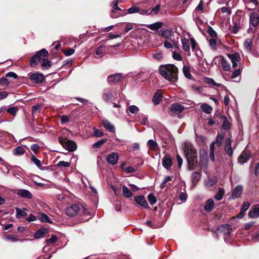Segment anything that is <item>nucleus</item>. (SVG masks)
<instances>
[{"mask_svg":"<svg viewBox=\"0 0 259 259\" xmlns=\"http://www.w3.org/2000/svg\"><path fill=\"white\" fill-rule=\"evenodd\" d=\"M159 72L162 77L170 82H175L178 79L179 70L174 64L160 65Z\"/></svg>","mask_w":259,"mask_h":259,"instance_id":"obj_1","label":"nucleus"},{"mask_svg":"<svg viewBox=\"0 0 259 259\" xmlns=\"http://www.w3.org/2000/svg\"><path fill=\"white\" fill-rule=\"evenodd\" d=\"M184 151L189 169H194L197 163V152L194 147L191 143L186 142L184 143Z\"/></svg>","mask_w":259,"mask_h":259,"instance_id":"obj_2","label":"nucleus"},{"mask_svg":"<svg viewBox=\"0 0 259 259\" xmlns=\"http://www.w3.org/2000/svg\"><path fill=\"white\" fill-rule=\"evenodd\" d=\"M49 53L45 49H42L37 51L36 54L33 55L30 60V66L31 67H35L38 63L45 58H48Z\"/></svg>","mask_w":259,"mask_h":259,"instance_id":"obj_3","label":"nucleus"},{"mask_svg":"<svg viewBox=\"0 0 259 259\" xmlns=\"http://www.w3.org/2000/svg\"><path fill=\"white\" fill-rule=\"evenodd\" d=\"M120 45V44L118 43L115 45L110 46L108 47H105L104 46H100L96 49V54L98 55L102 56L104 52L107 53L111 54H115L117 52V50L116 49V48L119 47Z\"/></svg>","mask_w":259,"mask_h":259,"instance_id":"obj_4","label":"nucleus"},{"mask_svg":"<svg viewBox=\"0 0 259 259\" xmlns=\"http://www.w3.org/2000/svg\"><path fill=\"white\" fill-rule=\"evenodd\" d=\"M124 79V76L121 73H115L109 75L107 80L108 83L111 85H115L118 83L123 81Z\"/></svg>","mask_w":259,"mask_h":259,"instance_id":"obj_5","label":"nucleus"},{"mask_svg":"<svg viewBox=\"0 0 259 259\" xmlns=\"http://www.w3.org/2000/svg\"><path fill=\"white\" fill-rule=\"evenodd\" d=\"M79 210L80 208L78 204H73L67 208L66 214L70 217H73L76 215Z\"/></svg>","mask_w":259,"mask_h":259,"instance_id":"obj_6","label":"nucleus"},{"mask_svg":"<svg viewBox=\"0 0 259 259\" xmlns=\"http://www.w3.org/2000/svg\"><path fill=\"white\" fill-rule=\"evenodd\" d=\"M29 78L35 83H41L45 79V76L43 74L39 72H36L30 74L29 75Z\"/></svg>","mask_w":259,"mask_h":259,"instance_id":"obj_7","label":"nucleus"},{"mask_svg":"<svg viewBox=\"0 0 259 259\" xmlns=\"http://www.w3.org/2000/svg\"><path fill=\"white\" fill-rule=\"evenodd\" d=\"M249 24L253 27H256L259 24L258 14L255 11L249 14Z\"/></svg>","mask_w":259,"mask_h":259,"instance_id":"obj_8","label":"nucleus"},{"mask_svg":"<svg viewBox=\"0 0 259 259\" xmlns=\"http://www.w3.org/2000/svg\"><path fill=\"white\" fill-rule=\"evenodd\" d=\"M251 154L249 151L245 150L242 151L238 158V161L241 164L246 163L250 158Z\"/></svg>","mask_w":259,"mask_h":259,"instance_id":"obj_9","label":"nucleus"},{"mask_svg":"<svg viewBox=\"0 0 259 259\" xmlns=\"http://www.w3.org/2000/svg\"><path fill=\"white\" fill-rule=\"evenodd\" d=\"M119 159V156L117 153L112 152L106 156V160L107 162L111 165H115L117 163Z\"/></svg>","mask_w":259,"mask_h":259,"instance_id":"obj_10","label":"nucleus"},{"mask_svg":"<svg viewBox=\"0 0 259 259\" xmlns=\"http://www.w3.org/2000/svg\"><path fill=\"white\" fill-rule=\"evenodd\" d=\"M135 202L140 206L145 208H149V206L145 199V198L143 195L138 196L135 197Z\"/></svg>","mask_w":259,"mask_h":259,"instance_id":"obj_11","label":"nucleus"},{"mask_svg":"<svg viewBox=\"0 0 259 259\" xmlns=\"http://www.w3.org/2000/svg\"><path fill=\"white\" fill-rule=\"evenodd\" d=\"M225 151L226 153L229 156L233 155V150L231 146V140L230 138H227L225 141Z\"/></svg>","mask_w":259,"mask_h":259,"instance_id":"obj_12","label":"nucleus"},{"mask_svg":"<svg viewBox=\"0 0 259 259\" xmlns=\"http://www.w3.org/2000/svg\"><path fill=\"white\" fill-rule=\"evenodd\" d=\"M17 195L20 197L25 198L27 199H31L32 197L31 193L27 190L20 189L18 190Z\"/></svg>","mask_w":259,"mask_h":259,"instance_id":"obj_13","label":"nucleus"},{"mask_svg":"<svg viewBox=\"0 0 259 259\" xmlns=\"http://www.w3.org/2000/svg\"><path fill=\"white\" fill-rule=\"evenodd\" d=\"M243 187L241 185L236 186L233 191L232 197L235 199L239 197L242 193Z\"/></svg>","mask_w":259,"mask_h":259,"instance_id":"obj_14","label":"nucleus"},{"mask_svg":"<svg viewBox=\"0 0 259 259\" xmlns=\"http://www.w3.org/2000/svg\"><path fill=\"white\" fill-rule=\"evenodd\" d=\"M156 34L159 36H161L164 38H169L170 36L174 35V32L171 29H167L161 31V32L159 31H158Z\"/></svg>","mask_w":259,"mask_h":259,"instance_id":"obj_15","label":"nucleus"},{"mask_svg":"<svg viewBox=\"0 0 259 259\" xmlns=\"http://www.w3.org/2000/svg\"><path fill=\"white\" fill-rule=\"evenodd\" d=\"M162 164L166 169L169 170L172 165L171 159L167 156H165L162 160Z\"/></svg>","mask_w":259,"mask_h":259,"instance_id":"obj_16","label":"nucleus"},{"mask_svg":"<svg viewBox=\"0 0 259 259\" xmlns=\"http://www.w3.org/2000/svg\"><path fill=\"white\" fill-rule=\"evenodd\" d=\"M170 109L174 113L179 114L184 109V107L179 104H174L170 106Z\"/></svg>","mask_w":259,"mask_h":259,"instance_id":"obj_17","label":"nucleus"},{"mask_svg":"<svg viewBox=\"0 0 259 259\" xmlns=\"http://www.w3.org/2000/svg\"><path fill=\"white\" fill-rule=\"evenodd\" d=\"M66 142V143L64 148L67 149L69 151H74L76 149L77 146L75 142L69 140Z\"/></svg>","mask_w":259,"mask_h":259,"instance_id":"obj_18","label":"nucleus"},{"mask_svg":"<svg viewBox=\"0 0 259 259\" xmlns=\"http://www.w3.org/2000/svg\"><path fill=\"white\" fill-rule=\"evenodd\" d=\"M163 25V23L161 22H157L151 24L147 25V28L150 29L152 30L157 31L159 29L161 28Z\"/></svg>","mask_w":259,"mask_h":259,"instance_id":"obj_19","label":"nucleus"},{"mask_svg":"<svg viewBox=\"0 0 259 259\" xmlns=\"http://www.w3.org/2000/svg\"><path fill=\"white\" fill-rule=\"evenodd\" d=\"M249 218L259 217V205H255L252 210H250L248 213Z\"/></svg>","mask_w":259,"mask_h":259,"instance_id":"obj_20","label":"nucleus"},{"mask_svg":"<svg viewBox=\"0 0 259 259\" xmlns=\"http://www.w3.org/2000/svg\"><path fill=\"white\" fill-rule=\"evenodd\" d=\"M48 230L46 228H42L37 231L34 234V237L35 239H39L44 237L45 235L48 233Z\"/></svg>","mask_w":259,"mask_h":259,"instance_id":"obj_21","label":"nucleus"},{"mask_svg":"<svg viewBox=\"0 0 259 259\" xmlns=\"http://www.w3.org/2000/svg\"><path fill=\"white\" fill-rule=\"evenodd\" d=\"M37 218L38 220L44 223H52V221L50 220V219L49 217L42 212H39L38 213Z\"/></svg>","mask_w":259,"mask_h":259,"instance_id":"obj_22","label":"nucleus"},{"mask_svg":"<svg viewBox=\"0 0 259 259\" xmlns=\"http://www.w3.org/2000/svg\"><path fill=\"white\" fill-rule=\"evenodd\" d=\"M214 206V202L212 199H209L207 200L204 206V210L207 212L212 211Z\"/></svg>","mask_w":259,"mask_h":259,"instance_id":"obj_23","label":"nucleus"},{"mask_svg":"<svg viewBox=\"0 0 259 259\" xmlns=\"http://www.w3.org/2000/svg\"><path fill=\"white\" fill-rule=\"evenodd\" d=\"M104 127L110 132H115L114 126L107 119H104L102 121Z\"/></svg>","mask_w":259,"mask_h":259,"instance_id":"obj_24","label":"nucleus"},{"mask_svg":"<svg viewBox=\"0 0 259 259\" xmlns=\"http://www.w3.org/2000/svg\"><path fill=\"white\" fill-rule=\"evenodd\" d=\"M220 57L221 59L222 66L223 69L226 71H229L231 69L230 64L227 61L223 56H220Z\"/></svg>","mask_w":259,"mask_h":259,"instance_id":"obj_25","label":"nucleus"},{"mask_svg":"<svg viewBox=\"0 0 259 259\" xmlns=\"http://www.w3.org/2000/svg\"><path fill=\"white\" fill-rule=\"evenodd\" d=\"M52 65V62L48 60V58L42 59V62L41 65L42 70H47L50 68Z\"/></svg>","mask_w":259,"mask_h":259,"instance_id":"obj_26","label":"nucleus"},{"mask_svg":"<svg viewBox=\"0 0 259 259\" xmlns=\"http://www.w3.org/2000/svg\"><path fill=\"white\" fill-rule=\"evenodd\" d=\"M227 56L231 60L232 63L238 62L240 60V55L238 53H235L233 54H227Z\"/></svg>","mask_w":259,"mask_h":259,"instance_id":"obj_27","label":"nucleus"},{"mask_svg":"<svg viewBox=\"0 0 259 259\" xmlns=\"http://www.w3.org/2000/svg\"><path fill=\"white\" fill-rule=\"evenodd\" d=\"M182 44L183 50L187 52H190V49L189 40L184 37L182 38Z\"/></svg>","mask_w":259,"mask_h":259,"instance_id":"obj_28","label":"nucleus"},{"mask_svg":"<svg viewBox=\"0 0 259 259\" xmlns=\"http://www.w3.org/2000/svg\"><path fill=\"white\" fill-rule=\"evenodd\" d=\"M31 160L41 170H44L48 169L47 167H41L42 164L40 160L38 159L34 156H32V157H31Z\"/></svg>","mask_w":259,"mask_h":259,"instance_id":"obj_29","label":"nucleus"},{"mask_svg":"<svg viewBox=\"0 0 259 259\" xmlns=\"http://www.w3.org/2000/svg\"><path fill=\"white\" fill-rule=\"evenodd\" d=\"M221 119L223 120L222 128L224 130H228L230 128V123L225 116H222Z\"/></svg>","mask_w":259,"mask_h":259,"instance_id":"obj_30","label":"nucleus"},{"mask_svg":"<svg viewBox=\"0 0 259 259\" xmlns=\"http://www.w3.org/2000/svg\"><path fill=\"white\" fill-rule=\"evenodd\" d=\"M168 96L169 95L165 90L159 89L154 93L153 97H165Z\"/></svg>","mask_w":259,"mask_h":259,"instance_id":"obj_31","label":"nucleus"},{"mask_svg":"<svg viewBox=\"0 0 259 259\" xmlns=\"http://www.w3.org/2000/svg\"><path fill=\"white\" fill-rule=\"evenodd\" d=\"M183 71L185 76L189 79H192V76L190 73V68L188 66H184Z\"/></svg>","mask_w":259,"mask_h":259,"instance_id":"obj_32","label":"nucleus"},{"mask_svg":"<svg viewBox=\"0 0 259 259\" xmlns=\"http://www.w3.org/2000/svg\"><path fill=\"white\" fill-rule=\"evenodd\" d=\"M122 192L123 196L126 198H130L133 196L132 192L125 186H122Z\"/></svg>","mask_w":259,"mask_h":259,"instance_id":"obj_33","label":"nucleus"},{"mask_svg":"<svg viewBox=\"0 0 259 259\" xmlns=\"http://www.w3.org/2000/svg\"><path fill=\"white\" fill-rule=\"evenodd\" d=\"M9 84V81L6 77H2L0 79V90H3Z\"/></svg>","mask_w":259,"mask_h":259,"instance_id":"obj_34","label":"nucleus"},{"mask_svg":"<svg viewBox=\"0 0 259 259\" xmlns=\"http://www.w3.org/2000/svg\"><path fill=\"white\" fill-rule=\"evenodd\" d=\"M25 149L21 146H18L13 150V153L15 155H21L25 153Z\"/></svg>","mask_w":259,"mask_h":259,"instance_id":"obj_35","label":"nucleus"},{"mask_svg":"<svg viewBox=\"0 0 259 259\" xmlns=\"http://www.w3.org/2000/svg\"><path fill=\"white\" fill-rule=\"evenodd\" d=\"M201 108L204 112L207 114L210 113L212 110V108L210 106L205 103L201 104Z\"/></svg>","mask_w":259,"mask_h":259,"instance_id":"obj_36","label":"nucleus"},{"mask_svg":"<svg viewBox=\"0 0 259 259\" xmlns=\"http://www.w3.org/2000/svg\"><path fill=\"white\" fill-rule=\"evenodd\" d=\"M26 209H21L18 208H16V217L20 218L21 217H25L27 215V213L25 211Z\"/></svg>","mask_w":259,"mask_h":259,"instance_id":"obj_37","label":"nucleus"},{"mask_svg":"<svg viewBox=\"0 0 259 259\" xmlns=\"http://www.w3.org/2000/svg\"><path fill=\"white\" fill-rule=\"evenodd\" d=\"M124 165L125 163H123V164H121V168L126 173L129 174L131 172H134L136 171V170L132 166H129L127 167H125Z\"/></svg>","mask_w":259,"mask_h":259,"instance_id":"obj_38","label":"nucleus"},{"mask_svg":"<svg viewBox=\"0 0 259 259\" xmlns=\"http://www.w3.org/2000/svg\"><path fill=\"white\" fill-rule=\"evenodd\" d=\"M215 142H212L210 145L209 158L212 161H214L215 157L214 154Z\"/></svg>","mask_w":259,"mask_h":259,"instance_id":"obj_39","label":"nucleus"},{"mask_svg":"<svg viewBox=\"0 0 259 259\" xmlns=\"http://www.w3.org/2000/svg\"><path fill=\"white\" fill-rule=\"evenodd\" d=\"M224 190L223 188H220L218 190V193L214 196V198L217 200H222L224 195Z\"/></svg>","mask_w":259,"mask_h":259,"instance_id":"obj_40","label":"nucleus"},{"mask_svg":"<svg viewBox=\"0 0 259 259\" xmlns=\"http://www.w3.org/2000/svg\"><path fill=\"white\" fill-rule=\"evenodd\" d=\"M106 141H107L106 139L100 140L97 141V142L95 143L93 145L92 147L94 149L100 148L101 147V146L106 142Z\"/></svg>","mask_w":259,"mask_h":259,"instance_id":"obj_41","label":"nucleus"},{"mask_svg":"<svg viewBox=\"0 0 259 259\" xmlns=\"http://www.w3.org/2000/svg\"><path fill=\"white\" fill-rule=\"evenodd\" d=\"M127 10H119V12H117L115 14H111V16L112 18H117L119 16H122L125 15L127 13L126 12Z\"/></svg>","mask_w":259,"mask_h":259,"instance_id":"obj_42","label":"nucleus"},{"mask_svg":"<svg viewBox=\"0 0 259 259\" xmlns=\"http://www.w3.org/2000/svg\"><path fill=\"white\" fill-rule=\"evenodd\" d=\"M240 26L239 24L236 21L233 22V26L232 29V32L234 34H236L240 29Z\"/></svg>","mask_w":259,"mask_h":259,"instance_id":"obj_43","label":"nucleus"},{"mask_svg":"<svg viewBox=\"0 0 259 259\" xmlns=\"http://www.w3.org/2000/svg\"><path fill=\"white\" fill-rule=\"evenodd\" d=\"M118 1L116 0H114L113 2V9L112 10L111 14H115L117 12V11L121 10V9L118 6Z\"/></svg>","mask_w":259,"mask_h":259,"instance_id":"obj_44","label":"nucleus"},{"mask_svg":"<svg viewBox=\"0 0 259 259\" xmlns=\"http://www.w3.org/2000/svg\"><path fill=\"white\" fill-rule=\"evenodd\" d=\"M204 81L206 83L208 84H212L214 86H220L221 84L216 83L215 81L211 78L205 77L204 78Z\"/></svg>","mask_w":259,"mask_h":259,"instance_id":"obj_45","label":"nucleus"},{"mask_svg":"<svg viewBox=\"0 0 259 259\" xmlns=\"http://www.w3.org/2000/svg\"><path fill=\"white\" fill-rule=\"evenodd\" d=\"M148 146L150 150H154L157 148V144L153 140H150L148 141Z\"/></svg>","mask_w":259,"mask_h":259,"instance_id":"obj_46","label":"nucleus"},{"mask_svg":"<svg viewBox=\"0 0 259 259\" xmlns=\"http://www.w3.org/2000/svg\"><path fill=\"white\" fill-rule=\"evenodd\" d=\"M174 177L173 176H167L164 178V180H163L162 183L160 185V188L161 189H163L165 186L166 184L169 181H171L173 179Z\"/></svg>","mask_w":259,"mask_h":259,"instance_id":"obj_47","label":"nucleus"},{"mask_svg":"<svg viewBox=\"0 0 259 259\" xmlns=\"http://www.w3.org/2000/svg\"><path fill=\"white\" fill-rule=\"evenodd\" d=\"M148 199L149 203L151 205L155 204L157 202V199L155 196L152 193H150L148 196Z\"/></svg>","mask_w":259,"mask_h":259,"instance_id":"obj_48","label":"nucleus"},{"mask_svg":"<svg viewBox=\"0 0 259 259\" xmlns=\"http://www.w3.org/2000/svg\"><path fill=\"white\" fill-rule=\"evenodd\" d=\"M251 45L252 41L250 39H246L244 42V48L248 51H250L251 50Z\"/></svg>","mask_w":259,"mask_h":259,"instance_id":"obj_49","label":"nucleus"},{"mask_svg":"<svg viewBox=\"0 0 259 259\" xmlns=\"http://www.w3.org/2000/svg\"><path fill=\"white\" fill-rule=\"evenodd\" d=\"M18 108L17 106H13L12 107H10L7 109V112L10 113L13 116H15L17 112L18 111Z\"/></svg>","mask_w":259,"mask_h":259,"instance_id":"obj_50","label":"nucleus"},{"mask_svg":"<svg viewBox=\"0 0 259 259\" xmlns=\"http://www.w3.org/2000/svg\"><path fill=\"white\" fill-rule=\"evenodd\" d=\"M223 138V136L220 134L218 135L217 136L216 141L214 142L215 144H216L218 147H220L221 146Z\"/></svg>","mask_w":259,"mask_h":259,"instance_id":"obj_51","label":"nucleus"},{"mask_svg":"<svg viewBox=\"0 0 259 259\" xmlns=\"http://www.w3.org/2000/svg\"><path fill=\"white\" fill-rule=\"evenodd\" d=\"M140 11V8L134 6L130 8H129L128 10H127V13L128 14H133L135 13H138V12Z\"/></svg>","mask_w":259,"mask_h":259,"instance_id":"obj_52","label":"nucleus"},{"mask_svg":"<svg viewBox=\"0 0 259 259\" xmlns=\"http://www.w3.org/2000/svg\"><path fill=\"white\" fill-rule=\"evenodd\" d=\"M128 111L133 114H136L139 111V108L135 105H131L128 107Z\"/></svg>","mask_w":259,"mask_h":259,"instance_id":"obj_53","label":"nucleus"},{"mask_svg":"<svg viewBox=\"0 0 259 259\" xmlns=\"http://www.w3.org/2000/svg\"><path fill=\"white\" fill-rule=\"evenodd\" d=\"M57 240V237L55 235L51 236V238L48 239H46V242L48 245H50L55 243Z\"/></svg>","mask_w":259,"mask_h":259,"instance_id":"obj_54","label":"nucleus"},{"mask_svg":"<svg viewBox=\"0 0 259 259\" xmlns=\"http://www.w3.org/2000/svg\"><path fill=\"white\" fill-rule=\"evenodd\" d=\"M41 108L42 106L40 104H36L33 106L32 108V114L36 113L37 112H39L41 111Z\"/></svg>","mask_w":259,"mask_h":259,"instance_id":"obj_55","label":"nucleus"},{"mask_svg":"<svg viewBox=\"0 0 259 259\" xmlns=\"http://www.w3.org/2000/svg\"><path fill=\"white\" fill-rule=\"evenodd\" d=\"M207 32L212 37H215L217 36V32L214 30L212 27L209 26Z\"/></svg>","mask_w":259,"mask_h":259,"instance_id":"obj_56","label":"nucleus"},{"mask_svg":"<svg viewBox=\"0 0 259 259\" xmlns=\"http://www.w3.org/2000/svg\"><path fill=\"white\" fill-rule=\"evenodd\" d=\"M201 175L199 172H195L192 175L193 183H197L200 179Z\"/></svg>","mask_w":259,"mask_h":259,"instance_id":"obj_57","label":"nucleus"},{"mask_svg":"<svg viewBox=\"0 0 259 259\" xmlns=\"http://www.w3.org/2000/svg\"><path fill=\"white\" fill-rule=\"evenodd\" d=\"M70 165V163L69 162L64 161H60L57 164V166L58 167H67Z\"/></svg>","mask_w":259,"mask_h":259,"instance_id":"obj_58","label":"nucleus"},{"mask_svg":"<svg viewBox=\"0 0 259 259\" xmlns=\"http://www.w3.org/2000/svg\"><path fill=\"white\" fill-rule=\"evenodd\" d=\"M250 204L248 202H244L241 206V210H242V212H245L249 207Z\"/></svg>","mask_w":259,"mask_h":259,"instance_id":"obj_59","label":"nucleus"},{"mask_svg":"<svg viewBox=\"0 0 259 259\" xmlns=\"http://www.w3.org/2000/svg\"><path fill=\"white\" fill-rule=\"evenodd\" d=\"M74 50L72 48H69V49L65 50H64L63 52L64 53L66 56H70L74 53Z\"/></svg>","mask_w":259,"mask_h":259,"instance_id":"obj_60","label":"nucleus"},{"mask_svg":"<svg viewBox=\"0 0 259 259\" xmlns=\"http://www.w3.org/2000/svg\"><path fill=\"white\" fill-rule=\"evenodd\" d=\"M172 57L175 60L178 61H181L183 59L182 56L179 53L176 52L173 53Z\"/></svg>","mask_w":259,"mask_h":259,"instance_id":"obj_61","label":"nucleus"},{"mask_svg":"<svg viewBox=\"0 0 259 259\" xmlns=\"http://www.w3.org/2000/svg\"><path fill=\"white\" fill-rule=\"evenodd\" d=\"M134 28V26H133V24L131 23H127L126 25H125V28H124V32L125 33H127L130 30L133 29Z\"/></svg>","mask_w":259,"mask_h":259,"instance_id":"obj_62","label":"nucleus"},{"mask_svg":"<svg viewBox=\"0 0 259 259\" xmlns=\"http://www.w3.org/2000/svg\"><path fill=\"white\" fill-rule=\"evenodd\" d=\"M5 76L6 77H11V78H15V79H16V78H18V75L14 72H8L7 73Z\"/></svg>","mask_w":259,"mask_h":259,"instance_id":"obj_63","label":"nucleus"},{"mask_svg":"<svg viewBox=\"0 0 259 259\" xmlns=\"http://www.w3.org/2000/svg\"><path fill=\"white\" fill-rule=\"evenodd\" d=\"M192 91L195 93H200L202 88L199 86H196V85H193L191 86Z\"/></svg>","mask_w":259,"mask_h":259,"instance_id":"obj_64","label":"nucleus"}]
</instances>
